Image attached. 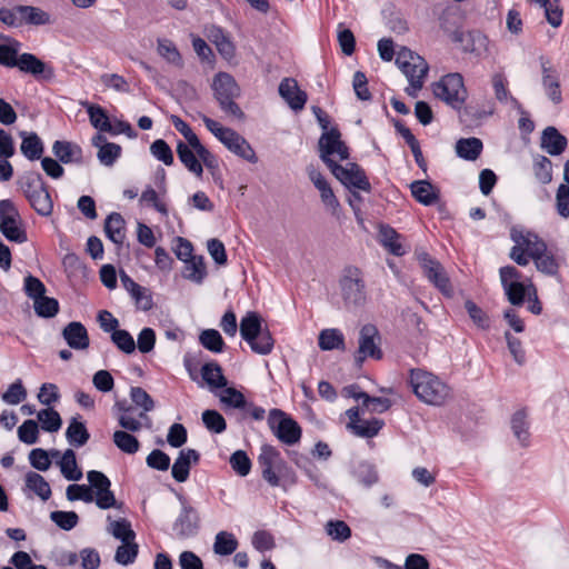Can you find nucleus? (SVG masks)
<instances>
[{
  "instance_id": "obj_41",
  "label": "nucleus",
  "mask_w": 569,
  "mask_h": 569,
  "mask_svg": "<svg viewBox=\"0 0 569 569\" xmlns=\"http://www.w3.org/2000/svg\"><path fill=\"white\" fill-rule=\"evenodd\" d=\"M139 417L140 420L133 418L130 415L129 408L120 409V413L118 415V422L123 428L124 431L128 430L132 432L139 431L142 427H151V420L146 413L141 412Z\"/></svg>"
},
{
  "instance_id": "obj_31",
  "label": "nucleus",
  "mask_w": 569,
  "mask_h": 569,
  "mask_svg": "<svg viewBox=\"0 0 569 569\" xmlns=\"http://www.w3.org/2000/svg\"><path fill=\"white\" fill-rule=\"evenodd\" d=\"M20 137L22 142L20 150L22 154L29 160H38L43 153V143L39 136L34 132L21 131Z\"/></svg>"
},
{
  "instance_id": "obj_1",
  "label": "nucleus",
  "mask_w": 569,
  "mask_h": 569,
  "mask_svg": "<svg viewBox=\"0 0 569 569\" xmlns=\"http://www.w3.org/2000/svg\"><path fill=\"white\" fill-rule=\"evenodd\" d=\"M415 396L428 406H442L451 396L449 386L430 371L417 368L409 371Z\"/></svg>"
},
{
  "instance_id": "obj_29",
  "label": "nucleus",
  "mask_w": 569,
  "mask_h": 569,
  "mask_svg": "<svg viewBox=\"0 0 569 569\" xmlns=\"http://www.w3.org/2000/svg\"><path fill=\"white\" fill-rule=\"evenodd\" d=\"M318 346L323 351L345 350V336L337 328H327L319 332Z\"/></svg>"
},
{
  "instance_id": "obj_27",
  "label": "nucleus",
  "mask_w": 569,
  "mask_h": 569,
  "mask_svg": "<svg viewBox=\"0 0 569 569\" xmlns=\"http://www.w3.org/2000/svg\"><path fill=\"white\" fill-rule=\"evenodd\" d=\"M208 38L226 60L234 58L236 47L230 37L222 29L216 27L211 28Z\"/></svg>"
},
{
  "instance_id": "obj_26",
  "label": "nucleus",
  "mask_w": 569,
  "mask_h": 569,
  "mask_svg": "<svg viewBox=\"0 0 569 569\" xmlns=\"http://www.w3.org/2000/svg\"><path fill=\"white\" fill-rule=\"evenodd\" d=\"M199 460V453L194 449H183L173 462L171 473L178 482H184L189 477L190 467Z\"/></svg>"
},
{
  "instance_id": "obj_32",
  "label": "nucleus",
  "mask_w": 569,
  "mask_h": 569,
  "mask_svg": "<svg viewBox=\"0 0 569 569\" xmlns=\"http://www.w3.org/2000/svg\"><path fill=\"white\" fill-rule=\"evenodd\" d=\"M482 141L478 138H462L456 142V153L459 158L475 161L479 158L482 151Z\"/></svg>"
},
{
  "instance_id": "obj_22",
  "label": "nucleus",
  "mask_w": 569,
  "mask_h": 569,
  "mask_svg": "<svg viewBox=\"0 0 569 569\" xmlns=\"http://www.w3.org/2000/svg\"><path fill=\"white\" fill-rule=\"evenodd\" d=\"M279 94L293 110H301L307 102V94L292 78H284L279 84Z\"/></svg>"
},
{
  "instance_id": "obj_4",
  "label": "nucleus",
  "mask_w": 569,
  "mask_h": 569,
  "mask_svg": "<svg viewBox=\"0 0 569 569\" xmlns=\"http://www.w3.org/2000/svg\"><path fill=\"white\" fill-rule=\"evenodd\" d=\"M240 335L256 353L269 355L273 349L271 333L269 330L262 329L261 318L256 312H248L241 319Z\"/></svg>"
},
{
  "instance_id": "obj_24",
  "label": "nucleus",
  "mask_w": 569,
  "mask_h": 569,
  "mask_svg": "<svg viewBox=\"0 0 569 569\" xmlns=\"http://www.w3.org/2000/svg\"><path fill=\"white\" fill-rule=\"evenodd\" d=\"M198 527L199 516L197 510L189 505H183L173 525V530L180 537H189L197 531Z\"/></svg>"
},
{
  "instance_id": "obj_47",
  "label": "nucleus",
  "mask_w": 569,
  "mask_h": 569,
  "mask_svg": "<svg viewBox=\"0 0 569 569\" xmlns=\"http://www.w3.org/2000/svg\"><path fill=\"white\" fill-rule=\"evenodd\" d=\"M82 104L87 108L89 120L93 128L100 132H106L111 129V121L107 116V112L100 106L88 102Z\"/></svg>"
},
{
  "instance_id": "obj_60",
  "label": "nucleus",
  "mask_w": 569,
  "mask_h": 569,
  "mask_svg": "<svg viewBox=\"0 0 569 569\" xmlns=\"http://www.w3.org/2000/svg\"><path fill=\"white\" fill-rule=\"evenodd\" d=\"M138 545L134 541L122 542L117 548L114 560L123 566L132 563L138 556Z\"/></svg>"
},
{
  "instance_id": "obj_23",
  "label": "nucleus",
  "mask_w": 569,
  "mask_h": 569,
  "mask_svg": "<svg viewBox=\"0 0 569 569\" xmlns=\"http://www.w3.org/2000/svg\"><path fill=\"white\" fill-rule=\"evenodd\" d=\"M177 154L181 163L187 168L189 172L194 174L197 178H201L203 174V161L200 159L198 152L189 143L179 141L177 143Z\"/></svg>"
},
{
  "instance_id": "obj_64",
  "label": "nucleus",
  "mask_w": 569,
  "mask_h": 569,
  "mask_svg": "<svg viewBox=\"0 0 569 569\" xmlns=\"http://www.w3.org/2000/svg\"><path fill=\"white\" fill-rule=\"evenodd\" d=\"M150 152L156 159L163 162L166 166H171L173 163V153L169 144L162 139H158L151 143Z\"/></svg>"
},
{
  "instance_id": "obj_17",
  "label": "nucleus",
  "mask_w": 569,
  "mask_h": 569,
  "mask_svg": "<svg viewBox=\"0 0 569 569\" xmlns=\"http://www.w3.org/2000/svg\"><path fill=\"white\" fill-rule=\"evenodd\" d=\"M24 193L33 209L42 216H49L52 212V200L44 184L40 180L28 182Z\"/></svg>"
},
{
  "instance_id": "obj_28",
  "label": "nucleus",
  "mask_w": 569,
  "mask_h": 569,
  "mask_svg": "<svg viewBox=\"0 0 569 569\" xmlns=\"http://www.w3.org/2000/svg\"><path fill=\"white\" fill-rule=\"evenodd\" d=\"M567 146V139L558 132L553 127H548L543 130L541 137V148L551 156H557L563 152Z\"/></svg>"
},
{
  "instance_id": "obj_6",
  "label": "nucleus",
  "mask_w": 569,
  "mask_h": 569,
  "mask_svg": "<svg viewBox=\"0 0 569 569\" xmlns=\"http://www.w3.org/2000/svg\"><path fill=\"white\" fill-rule=\"evenodd\" d=\"M436 98L455 109H460L467 99L463 79L459 73H449L432 84Z\"/></svg>"
},
{
  "instance_id": "obj_38",
  "label": "nucleus",
  "mask_w": 569,
  "mask_h": 569,
  "mask_svg": "<svg viewBox=\"0 0 569 569\" xmlns=\"http://www.w3.org/2000/svg\"><path fill=\"white\" fill-rule=\"evenodd\" d=\"M26 488L46 501L51 497V488L47 480L39 473L30 471L24 477Z\"/></svg>"
},
{
  "instance_id": "obj_5",
  "label": "nucleus",
  "mask_w": 569,
  "mask_h": 569,
  "mask_svg": "<svg viewBox=\"0 0 569 569\" xmlns=\"http://www.w3.org/2000/svg\"><path fill=\"white\" fill-rule=\"evenodd\" d=\"M339 296L345 308L351 310L362 307L367 292L362 274L357 268H348L339 281Z\"/></svg>"
},
{
  "instance_id": "obj_50",
  "label": "nucleus",
  "mask_w": 569,
  "mask_h": 569,
  "mask_svg": "<svg viewBox=\"0 0 569 569\" xmlns=\"http://www.w3.org/2000/svg\"><path fill=\"white\" fill-rule=\"evenodd\" d=\"M112 439L116 447L128 455L136 453L140 448L138 439L124 430L114 431Z\"/></svg>"
},
{
  "instance_id": "obj_34",
  "label": "nucleus",
  "mask_w": 569,
  "mask_h": 569,
  "mask_svg": "<svg viewBox=\"0 0 569 569\" xmlns=\"http://www.w3.org/2000/svg\"><path fill=\"white\" fill-rule=\"evenodd\" d=\"M104 231L112 242L121 244L126 238L122 216L117 212L109 214L104 223Z\"/></svg>"
},
{
  "instance_id": "obj_19",
  "label": "nucleus",
  "mask_w": 569,
  "mask_h": 569,
  "mask_svg": "<svg viewBox=\"0 0 569 569\" xmlns=\"http://www.w3.org/2000/svg\"><path fill=\"white\" fill-rule=\"evenodd\" d=\"M211 88L218 102L240 96V87L234 78L227 72H218L212 79Z\"/></svg>"
},
{
  "instance_id": "obj_49",
  "label": "nucleus",
  "mask_w": 569,
  "mask_h": 569,
  "mask_svg": "<svg viewBox=\"0 0 569 569\" xmlns=\"http://www.w3.org/2000/svg\"><path fill=\"white\" fill-rule=\"evenodd\" d=\"M37 419L41 425V429L47 432H57L62 426V419L59 412L50 407L38 411Z\"/></svg>"
},
{
  "instance_id": "obj_52",
  "label": "nucleus",
  "mask_w": 569,
  "mask_h": 569,
  "mask_svg": "<svg viewBox=\"0 0 569 569\" xmlns=\"http://www.w3.org/2000/svg\"><path fill=\"white\" fill-rule=\"evenodd\" d=\"M66 437L71 445L81 447L88 441L89 433L86 426L73 418L67 428Z\"/></svg>"
},
{
  "instance_id": "obj_7",
  "label": "nucleus",
  "mask_w": 569,
  "mask_h": 569,
  "mask_svg": "<svg viewBox=\"0 0 569 569\" xmlns=\"http://www.w3.org/2000/svg\"><path fill=\"white\" fill-rule=\"evenodd\" d=\"M0 232L14 243H24L28 240L20 213L10 200L0 201Z\"/></svg>"
},
{
  "instance_id": "obj_25",
  "label": "nucleus",
  "mask_w": 569,
  "mask_h": 569,
  "mask_svg": "<svg viewBox=\"0 0 569 569\" xmlns=\"http://www.w3.org/2000/svg\"><path fill=\"white\" fill-rule=\"evenodd\" d=\"M62 337L67 345L74 350H86L90 343L87 329L78 321L68 323L62 330Z\"/></svg>"
},
{
  "instance_id": "obj_36",
  "label": "nucleus",
  "mask_w": 569,
  "mask_h": 569,
  "mask_svg": "<svg viewBox=\"0 0 569 569\" xmlns=\"http://www.w3.org/2000/svg\"><path fill=\"white\" fill-rule=\"evenodd\" d=\"M530 4L537 6L540 9H543L545 17L548 23L558 28L562 22V9L560 8L557 0H527Z\"/></svg>"
},
{
  "instance_id": "obj_10",
  "label": "nucleus",
  "mask_w": 569,
  "mask_h": 569,
  "mask_svg": "<svg viewBox=\"0 0 569 569\" xmlns=\"http://www.w3.org/2000/svg\"><path fill=\"white\" fill-rule=\"evenodd\" d=\"M268 423L279 440L287 445L298 442L301 437L299 425L279 409H272L269 412Z\"/></svg>"
},
{
  "instance_id": "obj_40",
  "label": "nucleus",
  "mask_w": 569,
  "mask_h": 569,
  "mask_svg": "<svg viewBox=\"0 0 569 569\" xmlns=\"http://www.w3.org/2000/svg\"><path fill=\"white\" fill-rule=\"evenodd\" d=\"M107 531L121 542L134 541L136 533L127 519L112 520L107 518Z\"/></svg>"
},
{
  "instance_id": "obj_33",
  "label": "nucleus",
  "mask_w": 569,
  "mask_h": 569,
  "mask_svg": "<svg viewBox=\"0 0 569 569\" xmlns=\"http://www.w3.org/2000/svg\"><path fill=\"white\" fill-rule=\"evenodd\" d=\"M183 263V278L197 284L202 283V281L207 277V268L203 257L197 256Z\"/></svg>"
},
{
  "instance_id": "obj_14",
  "label": "nucleus",
  "mask_w": 569,
  "mask_h": 569,
  "mask_svg": "<svg viewBox=\"0 0 569 569\" xmlns=\"http://www.w3.org/2000/svg\"><path fill=\"white\" fill-rule=\"evenodd\" d=\"M333 176L348 189H358L370 191V182L363 170L356 163H347L346 166H332Z\"/></svg>"
},
{
  "instance_id": "obj_18",
  "label": "nucleus",
  "mask_w": 569,
  "mask_h": 569,
  "mask_svg": "<svg viewBox=\"0 0 569 569\" xmlns=\"http://www.w3.org/2000/svg\"><path fill=\"white\" fill-rule=\"evenodd\" d=\"M308 177L319 191L321 201L326 209L330 211V213L337 216L340 210V203L326 178L313 167L308 168Z\"/></svg>"
},
{
  "instance_id": "obj_30",
  "label": "nucleus",
  "mask_w": 569,
  "mask_h": 569,
  "mask_svg": "<svg viewBox=\"0 0 569 569\" xmlns=\"http://www.w3.org/2000/svg\"><path fill=\"white\" fill-rule=\"evenodd\" d=\"M410 189L413 198L425 206H430L438 200L439 190L429 181H415L411 183Z\"/></svg>"
},
{
  "instance_id": "obj_2",
  "label": "nucleus",
  "mask_w": 569,
  "mask_h": 569,
  "mask_svg": "<svg viewBox=\"0 0 569 569\" xmlns=\"http://www.w3.org/2000/svg\"><path fill=\"white\" fill-rule=\"evenodd\" d=\"M206 128L232 153L247 160L250 163H256L258 158L254 150L249 142L234 130L223 127L218 121L201 114L200 116Z\"/></svg>"
},
{
  "instance_id": "obj_63",
  "label": "nucleus",
  "mask_w": 569,
  "mask_h": 569,
  "mask_svg": "<svg viewBox=\"0 0 569 569\" xmlns=\"http://www.w3.org/2000/svg\"><path fill=\"white\" fill-rule=\"evenodd\" d=\"M202 421L206 428L214 433H221L227 428L224 418L216 410L203 411Z\"/></svg>"
},
{
  "instance_id": "obj_20",
  "label": "nucleus",
  "mask_w": 569,
  "mask_h": 569,
  "mask_svg": "<svg viewBox=\"0 0 569 569\" xmlns=\"http://www.w3.org/2000/svg\"><path fill=\"white\" fill-rule=\"evenodd\" d=\"M455 41L463 51L481 57L488 51V38L479 31H467L455 34Z\"/></svg>"
},
{
  "instance_id": "obj_59",
  "label": "nucleus",
  "mask_w": 569,
  "mask_h": 569,
  "mask_svg": "<svg viewBox=\"0 0 569 569\" xmlns=\"http://www.w3.org/2000/svg\"><path fill=\"white\" fill-rule=\"evenodd\" d=\"M533 172H535L536 179L539 182H541L543 184L551 182V180H552V163H551V161L543 156H538L533 162Z\"/></svg>"
},
{
  "instance_id": "obj_43",
  "label": "nucleus",
  "mask_w": 569,
  "mask_h": 569,
  "mask_svg": "<svg viewBox=\"0 0 569 569\" xmlns=\"http://www.w3.org/2000/svg\"><path fill=\"white\" fill-rule=\"evenodd\" d=\"M281 458L279 451H277L271 446H262L261 452L259 455L258 461L262 469V477L264 480H273L274 478L270 471L271 467H276L274 463L278 462Z\"/></svg>"
},
{
  "instance_id": "obj_9",
  "label": "nucleus",
  "mask_w": 569,
  "mask_h": 569,
  "mask_svg": "<svg viewBox=\"0 0 569 569\" xmlns=\"http://www.w3.org/2000/svg\"><path fill=\"white\" fill-rule=\"evenodd\" d=\"M320 158L328 164L330 170L332 166H339L336 160H346L349 157L347 146L340 138V132L332 128L322 133L319 140Z\"/></svg>"
},
{
  "instance_id": "obj_45",
  "label": "nucleus",
  "mask_w": 569,
  "mask_h": 569,
  "mask_svg": "<svg viewBox=\"0 0 569 569\" xmlns=\"http://www.w3.org/2000/svg\"><path fill=\"white\" fill-rule=\"evenodd\" d=\"M14 67L19 68L20 71L32 76H39L47 71L46 63L31 53L20 54Z\"/></svg>"
},
{
  "instance_id": "obj_11",
  "label": "nucleus",
  "mask_w": 569,
  "mask_h": 569,
  "mask_svg": "<svg viewBox=\"0 0 569 569\" xmlns=\"http://www.w3.org/2000/svg\"><path fill=\"white\" fill-rule=\"evenodd\" d=\"M90 488L93 493V501L100 509L120 508L121 503L117 501L111 491V482L106 475L100 471L91 470L87 473Z\"/></svg>"
},
{
  "instance_id": "obj_56",
  "label": "nucleus",
  "mask_w": 569,
  "mask_h": 569,
  "mask_svg": "<svg viewBox=\"0 0 569 569\" xmlns=\"http://www.w3.org/2000/svg\"><path fill=\"white\" fill-rule=\"evenodd\" d=\"M326 533L336 541L343 542L351 536L349 526L342 520H330L325 526Z\"/></svg>"
},
{
  "instance_id": "obj_51",
  "label": "nucleus",
  "mask_w": 569,
  "mask_h": 569,
  "mask_svg": "<svg viewBox=\"0 0 569 569\" xmlns=\"http://www.w3.org/2000/svg\"><path fill=\"white\" fill-rule=\"evenodd\" d=\"M20 42H18L14 39L8 38L7 41H4L0 46V64L9 68H13L16 64V61L18 60L19 50H20Z\"/></svg>"
},
{
  "instance_id": "obj_62",
  "label": "nucleus",
  "mask_w": 569,
  "mask_h": 569,
  "mask_svg": "<svg viewBox=\"0 0 569 569\" xmlns=\"http://www.w3.org/2000/svg\"><path fill=\"white\" fill-rule=\"evenodd\" d=\"M224 389L221 390L219 393V399L221 403H223L227 407L236 408V409H242L246 406V399L244 396L237 389L231 387H223Z\"/></svg>"
},
{
  "instance_id": "obj_13",
  "label": "nucleus",
  "mask_w": 569,
  "mask_h": 569,
  "mask_svg": "<svg viewBox=\"0 0 569 569\" xmlns=\"http://www.w3.org/2000/svg\"><path fill=\"white\" fill-rule=\"evenodd\" d=\"M358 350L355 359L362 363L367 358L380 359L382 357L380 337L377 328L372 325H366L360 329Z\"/></svg>"
},
{
  "instance_id": "obj_46",
  "label": "nucleus",
  "mask_w": 569,
  "mask_h": 569,
  "mask_svg": "<svg viewBox=\"0 0 569 569\" xmlns=\"http://www.w3.org/2000/svg\"><path fill=\"white\" fill-rule=\"evenodd\" d=\"M535 266L538 271L547 276H556L559 270V261L556 256L548 250V247L533 259Z\"/></svg>"
},
{
  "instance_id": "obj_8",
  "label": "nucleus",
  "mask_w": 569,
  "mask_h": 569,
  "mask_svg": "<svg viewBox=\"0 0 569 569\" xmlns=\"http://www.w3.org/2000/svg\"><path fill=\"white\" fill-rule=\"evenodd\" d=\"M499 277L507 300L512 306H522L529 297V286L533 284L531 280L521 281L520 271L512 266L500 268Z\"/></svg>"
},
{
  "instance_id": "obj_35",
  "label": "nucleus",
  "mask_w": 569,
  "mask_h": 569,
  "mask_svg": "<svg viewBox=\"0 0 569 569\" xmlns=\"http://www.w3.org/2000/svg\"><path fill=\"white\" fill-rule=\"evenodd\" d=\"M59 467L62 476L70 481H78L82 478V471L78 467L76 453L71 449H67L60 461Z\"/></svg>"
},
{
  "instance_id": "obj_57",
  "label": "nucleus",
  "mask_w": 569,
  "mask_h": 569,
  "mask_svg": "<svg viewBox=\"0 0 569 569\" xmlns=\"http://www.w3.org/2000/svg\"><path fill=\"white\" fill-rule=\"evenodd\" d=\"M200 343L212 352H221L223 350V339L219 331L214 329H206L200 333Z\"/></svg>"
},
{
  "instance_id": "obj_3",
  "label": "nucleus",
  "mask_w": 569,
  "mask_h": 569,
  "mask_svg": "<svg viewBox=\"0 0 569 569\" xmlns=\"http://www.w3.org/2000/svg\"><path fill=\"white\" fill-rule=\"evenodd\" d=\"M396 64L409 81V87L406 89L408 94L416 97L425 83L428 63L413 51L401 48L397 52Z\"/></svg>"
},
{
  "instance_id": "obj_12",
  "label": "nucleus",
  "mask_w": 569,
  "mask_h": 569,
  "mask_svg": "<svg viewBox=\"0 0 569 569\" xmlns=\"http://www.w3.org/2000/svg\"><path fill=\"white\" fill-rule=\"evenodd\" d=\"M170 120L176 130L184 137L186 143H189L196 149L204 167L211 171L218 170V159L200 142L198 136L192 131L189 124L178 116H171Z\"/></svg>"
},
{
  "instance_id": "obj_37",
  "label": "nucleus",
  "mask_w": 569,
  "mask_h": 569,
  "mask_svg": "<svg viewBox=\"0 0 569 569\" xmlns=\"http://www.w3.org/2000/svg\"><path fill=\"white\" fill-rule=\"evenodd\" d=\"M157 53L172 67L181 68L183 66L182 57L171 40L159 39L157 42Z\"/></svg>"
},
{
  "instance_id": "obj_61",
  "label": "nucleus",
  "mask_w": 569,
  "mask_h": 569,
  "mask_svg": "<svg viewBox=\"0 0 569 569\" xmlns=\"http://www.w3.org/2000/svg\"><path fill=\"white\" fill-rule=\"evenodd\" d=\"M18 438L21 442L26 445H34L39 439V427L37 421L34 420H26L19 426Z\"/></svg>"
},
{
  "instance_id": "obj_16",
  "label": "nucleus",
  "mask_w": 569,
  "mask_h": 569,
  "mask_svg": "<svg viewBox=\"0 0 569 569\" xmlns=\"http://www.w3.org/2000/svg\"><path fill=\"white\" fill-rule=\"evenodd\" d=\"M417 258L423 269L426 277L445 295L450 296L452 290L449 279L439 264V262L432 260L429 254L425 251L417 252Z\"/></svg>"
},
{
  "instance_id": "obj_39",
  "label": "nucleus",
  "mask_w": 569,
  "mask_h": 569,
  "mask_svg": "<svg viewBox=\"0 0 569 569\" xmlns=\"http://www.w3.org/2000/svg\"><path fill=\"white\" fill-rule=\"evenodd\" d=\"M202 379L210 389L223 388L227 386V379L222 373L221 367L217 362H208L201 368Z\"/></svg>"
},
{
  "instance_id": "obj_21",
  "label": "nucleus",
  "mask_w": 569,
  "mask_h": 569,
  "mask_svg": "<svg viewBox=\"0 0 569 569\" xmlns=\"http://www.w3.org/2000/svg\"><path fill=\"white\" fill-rule=\"evenodd\" d=\"M511 239L515 243H520L531 259L547 248V244L542 239H540L536 233L523 228H512Z\"/></svg>"
},
{
  "instance_id": "obj_54",
  "label": "nucleus",
  "mask_w": 569,
  "mask_h": 569,
  "mask_svg": "<svg viewBox=\"0 0 569 569\" xmlns=\"http://www.w3.org/2000/svg\"><path fill=\"white\" fill-rule=\"evenodd\" d=\"M542 83L550 100L555 103H559L561 101V91L557 74L545 68Z\"/></svg>"
},
{
  "instance_id": "obj_53",
  "label": "nucleus",
  "mask_w": 569,
  "mask_h": 569,
  "mask_svg": "<svg viewBox=\"0 0 569 569\" xmlns=\"http://www.w3.org/2000/svg\"><path fill=\"white\" fill-rule=\"evenodd\" d=\"M27 395V389L22 381L18 379L7 388L1 398L7 405L17 406L26 400Z\"/></svg>"
},
{
  "instance_id": "obj_44",
  "label": "nucleus",
  "mask_w": 569,
  "mask_h": 569,
  "mask_svg": "<svg viewBox=\"0 0 569 569\" xmlns=\"http://www.w3.org/2000/svg\"><path fill=\"white\" fill-rule=\"evenodd\" d=\"M236 536L228 531H219L214 537L213 551L219 556H229L238 548Z\"/></svg>"
},
{
  "instance_id": "obj_15",
  "label": "nucleus",
  "mask_w": 569,
  "mask_h": 569,
  "mask_svg": "<svg viewBox=\"0 0 569 569\" xmlns=\"http://www.w3.org/2000/svg\"><path fill=\"white\" fill-rule=\"evenodd\" d=\"M360 412L359 408H350L346 411V416L348 418L346 428L353 435L361 438H372L378 435L383 426V421L377 418L361 420Z\"/></svg>"
},
{
  "instance_id": "obj_55",
  "label": "nucleus",
  "mask_w": 569,
  "mask_h": 569,
  "mask_svg": "<svg viewBox=\"0 0 569 569\" xmlns=\"http://www.w3.org/2000/svg\"><path fill=\"white\" fill-rule=\"evenodd\" d=\"M59 452L57 450L50 453L41 448H37L30 451L29 461L31 466L40 471H47L51 466L50 457H57Z\"/></svg>"
},
{
  "instance_id": "obj_58",
  "label": "nucleus",
  "mask_w": 569,
  "mask_h": 569,
  "mask_svg": "<svg viewBox=\"0 0 569 569\" xmlns=\"http://www.w3.org/2000/svg\"><path fill=\"white\" fill-rule=\"evenodd\" d=\"M34 311L39 317L51 318L59 311V303L54 298L44 295L33 301Z\"/></svg>"
},
{
  "instance_id": "obj_48",
  "label": "nucleus",
  "mask_w": 569,
  "mask_h": 569,
  "mask_svg": "<svg viewBox=\"0 0 569 569\" xmlns=\"http://www.w3.org/2000/svg\"><path fill=\"white\" fill-rule=\"evenodd\" d=\"M52 151L63 163L77 161L81 158V149L77 144L67 141H56Z\"/></svg>"
},
{
  "instance_id": "obj_42",
  "label": "nucleus",
  "mask_w": 569,
  "mask_h": 569,
  "mask_svg": "<svg viewBox=\"0 0 569 569\" xmlns=\"http://www.w3.org/2000/svg\"><path fill=\"white\" fill-rule=\"evenodd\" d=\"M381 244L395 256H403L406 249L400 242V236L390 227H381L379 231Z\"/></svg>"
}]
</instances>
